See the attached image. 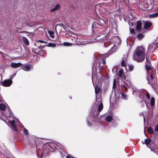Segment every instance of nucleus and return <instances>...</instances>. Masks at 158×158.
Segmentation results:
<instances>
[{
    "label": "nucleus",
    "instance_id": "aec40b11",
    "mask_svg": "<svg viewBox=\"0 0 158 158\" xmlns=\"http://www.w3.org/2000/svg\"><path fill=\"white\" fill-rule=\"evenodd\" d=\"M121 98L123 99H126L127 98V96L124 92H123L121 93Z\"/></svg>",
    "mask_w": 158,
    "mask_h": 158
},
{
    "label": "nucleus",
    "instance_id": "49530a36",
    "mask_svg": "<svg viewBox=\"0 0 158 158\" xmlns=\"http://www.w3.org/2000/svg\"><path fill=\"white\" fill-rule=\"evenodd\" d=\"M150 75H151V79L152 80L153 79V75L152 74H151Z\"/></svg>",
    "mask_w": 158,
    "mask_h": 158
},
{
    "label": "nucleus",
    "instance_id": "e433bc0d",
    "mask_svg": "<svg viewBox=\"0 0 158 158\" xmlns=\"http://www.w3.org/2000/svg\"><path fill=\"white\" fill-rule=\"evenodd\" d=\"M154 130L155 131H158V124L155 127Z\"/></svg>",
    "mask_w": 158,
    "mask_h": 158
},
{
    "label": "nucleus",
    "instance_id": "2f4dec72",
    "mask_svg": "<svg viewBox=\"0 0 158 158\" xmlns=\"http://www.w3.org/2000/svg\"><path fill=\"white\" fill-rule=\"evenodd\" d=\"M128 68L130 71H132L134 67L132 65H128Z\"/></svg>",
    "mask_w": 158,
    "mask_h": 158
},
{
    "label": "nucleus",
    "instance_id": "473e14b6",
    "mask_svg": "<svg viewBox=\"0 0 158 158\" xmlns=\"http://www.w3.org/2000/svg\"><path fill=\"white\" fill-rule=\"evenodd\" d=\"M63 44L65 46H70L71 45V44L68 42H64Z\"/></svg>",
    "mask_w": 158,
    "mask_h": 158
},
{
    "label": "nucleus",
    "instance_id": "c9c22d12",
    "mask_svg": "<svg viewBox=\"0 0 158 158\" xmlns=\"http://www.w3.org/2000/svg\"><path fill=\"white\" fill-rule=\"evenodd\" d=\"M147 98L148 99H150V94L149 93H147L146 95Z\"/></svg>",
    "mask_w": 158,
    "mask_h": 158
},
{
    "label": "nucleus",
    "instance_id": "cd10ccee",
    "mask_svg": "<svg viewBox=\"0 0 158 158\" xmlns=\"http://www.w3.org/2000/svg\"><path fill=\"white\" fill-rule=\"evenodd\" d=\"M99 113H97L96 115V116H95V115H94V118L93 119V121L94 122H97L98 121V116L99 115Z\"/></svg>",
    "mask_w": 158,
    "mask_h": 158
},
{
    "label": "nucleus",
    "instance_id": "a211bd4d",
    "mask_svg": "<svg viewBox=\"0 0 158 158\" xmlns=\"http://www.w3.org/2000/svg\"><path fill=\"white\" fill-rule=\"evenodd\" d=\"M112 114L110 113L109 115L106 116V119L107 122H110L112 119Z\"/></svg>",
    "mask_w": 158,
    "mask_h": 158
},
{
    "label": "nucleus",
    "instance_id": "ddd939ff",
    "mask_svg": "<svg viewBox=\"0 0 158 158\" xmlns=\"http://www.w3.org/2000/svg\"><path fill=\"white\" fill-rule=\"evenodd\" d=\"M127 55H124L121 63L122 66L125 67L126 64V62L127 61Z\"/></svg>",
    "mask_w": 158,
    "mask_h": 158
},
{
    "label": "nucleus",
    "instance_id": "2eb2a0df",
    "mask_svg": "<svg viewBox=\"0 0 158 158\" xmlns=\"http://www.w3.org/2000/svg\"><path fill=\"white\" fill-rule=\"evenodd\" d=\"M142 26V23L141 21H139L137 22V25L136 26V30L140 31Z\"/></svg>",
    "mask_w": 158,
    "mask_h": 158
},
{
    "label": "nucleus",
    "instance_id": "a19ab883",
    "mask_svg": "<svg viewBox=\"0 0 158 158\" xmlns=\"http://www.w3.org/2000/svg\"><path fill=\"white\" fill-rule=\"evenodd\" d=\"M146 60H147V62L148 63H150V60L149 58H148L147 57H146Z\"/></svg>",
    "mask_w": 158,
    "mask_h": 158
},
{
    "label": "nucleus",
    "instance_id": "7ed1b4c3",
    "mask_svg": "<svg viewBox=\"0 0 158 158\" xmlns=\"http://www.w3.org/2000/svg\"><path fill=\"white\" fill-rule=\"evenodd\" d=\"M95 89V92L96 94V101L98 102L96 103V107H97L98 109H103V105L101 102V99L100 98L98 99L97 98V95L101 91V88L100 87L98 86H96L94 87Z\"/></svg>",
    "mask_w": 158,
    "mask_h": 158
},
{
    "label": "nucleus",
    "instance_id": "20e7f679",
    "mask_svg": "<svg viewBox=\"0 0 158 158\" xmlns=\"http://www.w3.org/2000/svg\"><path fill=\"white\" fill-rule=\"evenodd\" d=\"M17 121H18V122L19 123V124H21V125L22 127H23V133L24 135H28L29 133L28 130L24 127L21 124V123L19 121L18 119H16L15 120H12L10 121V124L12 128L15 130H16V125L15 123V122L16 121V122Z\"/></svg>",
    "mask_w": 158,
    "mask_h": 158
},
{
    "label": "nucleus",
    "instance_id": "f03ea898",
    "mask_svg": "<svg viewBox=\"0 0 158 158\" xmlns=\"http://www.w3.org/2000/svg\"><path fill=\"white\" fill-rule=\"evenodd\" d=\"M54 147H55L53 143L51 142L45 145L43 147V152L41 153L40 158H43L44 154H48L49 151H51V149H53Z\"/></svg>",
    "mask_w": 158,
    "mask_h": 158
},
{
    "label": "nucleus",
    "instance_id": "9b49d317",
    "mask_svg": "<svg viewBox=\"0 0 158 158\" xmlns=\"http://www.w3.org/2000/svg\"><path fill=\"white\" fill-rule=\"evenodd\" d=\"M23 66V68H22L24 71H29L32 68V66L31 65H29L26 64L24 65V66L22 65Z\"/></svg>",
    "mask_w": 158,
    "mask_h": 158
},
{
    "label": "nucleus",
    "instance_id": "f8f14e48",
    "mask_svg": "<svg viewBox=\"0 0 158 158\" xmlns=\"http://www.w3.org/2000/svg\"><path fill=\"white\" fill-rule=\"evenodd\" d=\"M23 64L20 63H11V66L14 68H16L22 66Z\"/></svg>",
    "mask_w": 158,
    "mask_h": 158
},
{
    "label": "nucleus",
    "instance_id": "9d476101",
    "mask_svg": "<svg viewBox=\"0 0 158 158\" xmlns=\"http://www.w3.org/2000/svg\"><path fill=\"white\" fill-rule=\"evenodd\" d=\"M143 23L144 27L145 29H148L150 27L151 25L152 24L149 21H143Z\"/></svg>",
    "mask_w": 158,
    "mask_h": 158
},
{
    "label": "nucleus",
    "instance_id": "6ab92c4d",
    "mask_svg": "<svg viewBox=\"0 0 158 158\" xmlns=\"http://www.w3.org/2000/svg\"><path fill=\"white\" fill-rule=\"evenodd\" d=\"M9 106L6 103H1L0 104V109H6Z\"/></svg>",
    "mask_w": 158,
    "mask_h": 158
},
{
    "label": "nucleus",
    "instance_id": "09e8293b",
    "mask_svg": "<svg viewBox=\"0 0 158 158\" xmlns=\"http://www.w3.org/2000/svg\"><path fill=\"white\" fill-rule=\"evenodd\" d=\"M113 85H114V86L115 85H116V83H115V80H114V83H113Z\"/></svg>",
    "mask_w": 158,
    "mask_h": 158
},
{
    "label": "nucleus",
    "instance_id": "4c0bfd02",
    "mask_svg": "<svg viewBox=\"0 0 158 158\" xmlns=\"http://www.w3.org/2000/svg\"><path fill=\"white\" fill-rule=\"evenodd\" d=\"M0 110L2 112L1 113L0 112V117L1 116H2L3 114H4V111H3V110Z\"/></svg>",
    "mask_w": 158,
    "mask_h": 158
},
{
    "label": "nucleus",
    "instance_id": "6e6d98bb",
    "mask_svg": "<svg viewBox=\"0 0 158 158\" xmlns=\"http://www.w3.org/2000/svg\"><path fill=\"white\" fill-rule=\"evenodd\" d=\"M134 92H135V91L134 90H133V93Z\"/></svg>",
    "mask_w": 158,
    "mask_h": 158
},
{
    "label": "nucleus",
    "instance_id": "1a4fd4ad",
    "mask_svg": "<svg viewBox=\"0 0 158 158\" xmlns=\"http://www.w3.org/2000/svg\"><path fill=\"white\" fill-rule=\"evenodd\" d=\"M106 24V21L103 19H100L98 22H95L93 24V26H96L99 25L101 26H103Z\"/></svg>",
    "mask_w": 158,
    "mask_h": 158
},
{
    "label": "nucleus",
    "instance_id": "412c9836",
    "mask_svg": "<svg viewBox=\"0 0 158 158\" xmlns=\"http://www.w3.org/2000/svg\"><path fill=\"white\" fill-rule=\"evenodd\" d=\"M155 99L154 97H152L150 100V105L152 106H153L155 105Z\"/></svg>",
    "mask_w": 158,
    "mask_h": 158
},
{
    "label": "nucleus",
    "instance_id": "0eeeda50",
    "mask_svg": "<svg viewBox=\"0 0 158 158\" xmlns=\"http://www.w3.org/2000/svg\"><path fill=\"white\" fill-rule=\"evenodd\" d=\"M158 48V42H156L152 43L148 47V51H151L153 52L156 50L157 48Z\"/></svg>",
    "mask_w": 158,
    "mask_h": 158
},
{
    "label": "nucleus",
    "instance_id": "ea45409f",
    "mask_svg": "<svg viewBox=\"0 0 158 158\" xmlns=\"http://www.w3.org/2000/svg\"><path fill=\"white\" fill-rule=\"evenodd\" d=\"M16 74V73H14V74H13V75H11V76H10V77H10V78L9 79H10V80H11V79H13V77L14 76H15Z\"/></svg>",
    "mask_w": 158,
    "mask_h": 158
},
{
    "label": "nucleus",
    "instance_id": "603ef678",
    "mask_svg": "<svg viewBox=\"0 0 158 158\" xmlns=\"http://www.w3.org/2000/svg\"><path fill=\"white\" fill-rule=\"evenodd\" d=\"M58 146L59 147V148H60V147H59V146Z\"/></svg>",
    "mask_w": 158,
    "mask_h": 158
},
{
    "label": "nucleus",
    "instance_id": "5fc2aeb1",
    "mask_svg": "<svg viewBox=\"0 0 158 158\" xmlns=\"http://www.w3.org/2000/svg\"><path fill=\"white\" fill-rule=\"evenodd\" d=\"M94 68V66H93V68Z\"/></svg>",
    "mask_w": 158,
    "mask_h": 158
},
{
    "label": "nucleus",
    "instance_id": "864d4df0",
    "mask_svg": "<svg viewBox=\"0 0 158 158\" xmlns=\"http://www.w3.org/2000/svg\"><path fill=\"white\" fill-rule=\"evenodd\" d=\"M149 147L152 150V149L150 147Z\"/></svg>",
    "mask_w": 158,
    "mask_h": 158
},
{
    "label": "nucleus",
    "instance_id": "bb28decb",
    "mask_svg": "<svg viewBox=\"0 0 158 158\" xmlns=\"http://www.w3.org/2000/svg\"><path fill=\"white\" fill-rule=\"evenodd\" d=\"M123 73V70L122 69L118 71V76L120 77H122V75Z\"/></svg>",
    "mask_w": 158,
    "mask_h": 158
},
{
    "label": "nucleus",
    "instance_id": "393cba45",
    "mask_svg": "<svg viewBox=\"0 0 158 158\" xmlns=\"http://www.w3.org/2000/svg\"><path fill=\"white\" fill-rule=\"evenodd\" d=\"M26 24L27 26H29V27H31L33 26H34V23L32 22H30V21H28L27 22V23H26Z\"/></svg>",
    "mask_w": 158,
    "mask_h": 158
},
{
    "label": "nucleus",
    "instance_id": "c756f323",
    "mask_svg": "<svg viewBox=\"0 0 158 158\" xmlns=\"http://www.w3.org/2000/svg\"><path fill=\"white\" fill-rule=\"evenodd\" d=\"M48 46L50 47H55L56 46V44L54 43H49L48 44Z\"/></svg>",
    "mask_w": 158,
    "mask_h": 158
},
{
    "label": "nucleus",
    "instance_id": "79ce46f5",
    "mask_svg": "<svg viewBox=\"0 0 158 158\" xmlns=\"http://www.w3.org/2000/svg\"><path fill=\"white\" fill-rule=\"evenodd\" d=\"M102 64H106V62L104 59H102Z\"/></svg>",
    "mask_w": 158,
    "mask_h": 158
},
{
    "label": "nucleus",
    "instance_id": "b1692460",
    "mask_svg": "<svg viewBox=\"0 0 158 158\" xmlns=\"http://www.w3.org/2000/svg\"><path fill=\"white\" fill-rule=\"evenodd\" d=\"M48 32L50 37L52 38H54V32L53 31H48Z\"/></svg>",
    "mask_w": 158,
    "mask_h": 158
},
{
    "label": "nucleus",
    "instance_id": "4468645a",
    "mask_svg": "<svg viewBox=\"0 0 158 158\" xmlns=\"http://www.w3.org/2000/svg\"><path fill=\"white\" fill-rule=\"evenodd\" d=\"M104 35L101 34L97 36L96 37V40L97 41H101L104 40L105 38L104 37Z\"/></svg>",
    "mask_w": 158,
    "mask_h": 158
},
{
    "label": "nucleus",
    "instance_id": "423d86ee",
    "mask_svg": "<svg viewBox=\"0 0 158 158\" xmlns=\"http://www.w3.org/2000/svg\"><path fill=\"white\" fill-rule=\"evenodd\" d=\"M111 47V49L109 51V52L106 54H105L102 55V57H104L105 56H106L108 55L107 57L109 55L112 54L113 52H115L116 50L115 45L114 44H111L109 45Z\"/></svg>",
    "mask_w": 158,
    "mask_h": 158
},
{
    "label": "nucleus",
    "instance_id": "4be33fe9",
    "mask_svg": "<svg viewBox=\"0 0 158 158\" xmlns=\"http://www.w3.org/2000/svg\"><path fill=\"white\" fill-rule=\"evenodd\" d=\"M60 7V5H56L55 7L51 9V11H53L57 10Z\"/></svg>",
    "mask_w": 158,
    "mask_h": 158
},
{
    "label": "nucleus",
    "instance_id": "dca6fc26",
    "mask_svg": "<svg viewBox=\"0 0 158 158\" xmlns=\"http://www.w3.org/2000/svg\"><path fill=\"white\" fill-rule=\"evenodd\" d=\"M125 81H124V82L125 83L126 85L128 87L132 86V84L131 83V80L130 79L125 78Z\"/></svg>",
    "mask_w": 158,
    "mask_h": 158
},
{
    "label": "nucleus",
    "instance_id": "72a5a7b5",
    "mask_svg": "<svg viewBox=\"0 0 158 158\" xmlns=\"http://www.w3.org/2000/svg\"><path fill=\"white\" fill-rule=\"evenodd\" d=\"M89 119H90V118L89 117L87 118V124L88 126H91L92 125V124L89 121Z\"/></svg>",
    "mask_w": 158,
    "mask_h": 158
},
{
    "label": "nucleus",
    "instance_id": "39448f33",
    "mask_svg": "<svg viewBox=\"0 0 158 158\" xmlns=\"http://www.w3.org/2000/svg\"><path fill=\"white\" fill-rule=\"evenodd\" d=\"M103 77V76L102 75L101 73V72L100 71H99L98 72V75H97L96 76L95 75H94L93 73H92V82H93V81L95 80V82H96L97 81L98 82V81L100 82L101 81V80L102 79V77Z\"/></svg>",
    "mask_w": 158,
    "mask_h": 158
},
{
    "label": "nucleus",
    "instance_id": "a18cd8bd",
    "mask_svg": "<svg viewBox=\"0 0 158 158\" xmlns=\"http://www.w3.org/2000/svg\"><path fill=\"white\" fill-rule=\"evenodd\" d=\"M126 85H124L123 86L124 87V88H125V90H127V87L126 86Z\"/></svg>",
    "mask_w": 158,
    "mask_h": 158
},
{
    "label": "nucleus",
    "instance_id": "f704fd0d",
    "mask_svg": "<svg viewBox=\"0 0 158 158\" xmlns=\"http://www.w3.org/2000/svg\"><path fill=\"white\" fill-rule=\"evenodd\" d=\"M130 32L132 34H133L135 33V31L133 29H130Z\"/></svg>",
    "mask_w": 158,
    "mask_h": 158
},
{
    "label": "nucleus",
    "instance_id": "f3484780",
    "mask_svg": "<svg viewBox=\"0 0 158 158\" xmlns=\"http://www.w3.org/2000/svg\"><path fill=\"white\" fill-rule=\"evenodd\" d=\"M21 40L26 45H28L29 44V42L27 39L26 37L23 36L21 38Z\"/></svg>",
    "mask_w": 158,
    "mask_h": 158
},
{
    "label": "nucleus",
    "instance_id": "8fccbe9b",
    "mask_svg": "<svg viewBox=\"0 0 158 158\" xmlns=\"http://www.w3.org/2000/svg\"><path fill=\"white\" fill-rule=\"evenodd\" d=\"M94 42L93 41H92V42H89V43H94Z\"/></svg>",
    "mask_w": 158,
    "mask_h": 158
},
{
    "label": "nucleus",
    "instance_id": "3c124183",
    "mask_svg": "<svg viewBox=\"0 0 158 158\" xmlns=\"http://www.w3.org/2000/svg\"><path fill=\"white\" fill-rule=\"evenodd\" d=\"M96 26H95V27H96ZM93 26V27H94V26ZM94 27H95V26H94Z\"/></svg>",
    "mask_w": 158,
    "mask_h": 158
},
{
    "label": "nucleus",
    "instance_id": "5701e85b",
    "mask_svg": "<svg viewBox=\"0 0 158 158\" xmlns=\"http://www.w3.org/2000/svg\"><path fill=\"white\" fill-rule=\"evenodd\" d=\"M151 141L150 138L146 139L145 140L144 143L147 145L150 143Z\"/></svg>",
    "mask_w": 158,
    "mask_h": 158
},
{
    "label": "nucleus",
    "instance_id": "de8ad7c7",
    "mask_svg": "<svg viewBox=\"0 0 158 158\" xmlns=\"http://www.w3.org/2000/svg\"><path fill=\"white\" fill-rule=\"evenodd\" d=\"M101 110H102V109H97V112H100L101 111Z\"/></svg>",
    "mask_w": 158,
    "mask_h": 158
},
{
    "label": "nucleus",
    "instance_id": "6e6552de",
    "mask_svg": "<svg viewBox=\"0 0 158 158\" xmlns=\"http://www.w3.org/2000/svg\"><path fill=\"white\" fill-rule=\"evenodd\" d=\"M12 81L10 79L6 80L2 82V84L4 87H9L12 83Z\"/></svg>",
    "mask_w": 158,
    "mask_h": 158
},
{
    "label": "nucleus",
    "instance_id": "a878e982",
    "mask_svg": "<svg viewBox=\"0 0 158 158\" xmlns=\"http://www.w3.org/2000/svg\"><path fill=\"white\" fill-rule=\"evenodd\" d=\"M145 67H146V69L147 71V73L148 74V71L151 70V69H152L151 67L150 66L148 65V64H146V65H145Z\"/></svg>",
    "mask_w": 158,
    "mask_h": 158
},
{
    "label": "nucleus",
    "instance_id": "37998d69",
    "mask_svg": "<svg viewBox=\"0 0 158 158\" xmlns=\"http://www.w3.org/2000/svg\"><path fill=\"white\" fill-rule=\"evenodd\" d=\"M38 42H40V43H44V42L42 40H38V41H37V43H38Z\"/></svg>",
    "mask_w": 158,
    "mask_h": 158
},
{
    "label": "nucleus",
    "instance_id": "7c9ffc66",
    "mask_svg": "<svg viewBox=\"0 0 158 158\" xmlns=\"http://www.w3.org/2000/svg\"><path fill=\"white\" fill-rule=\"evenodd\" d=\"M148 133L151 134H152L153 133V129L152 128H149L148 129Z\"/></svg>",
    "mask_w": 158,
    "mask_h": 158
},
{
    "label": "nucleus",
    "instance_id": "4d7b16f0",
    "mask_svg": "<svg viewBox=\"0 0 158 158\" xmlns=\"http://www.w3.org/2000/svg\"><path fill=\"white\" fill-rule=\"evenodd\" d=\"M8 121H10V120H9Z\"/></svg>",
    "mask_w": 158,
    "mask_h": 158
},
{
    "label": "nucleus",
    "instance_id": "c85d7f7f",
    "mask_svg": "<svg viewBox=\"0 0 158 158\" xmlns=\"http://www.w3.org/2000/svg\"><path fill=\"white\" fill-rule=\"evenodd\" d=\"M144 37L143 35L141 33L137 35V37L139 40H141Z\"/></svg>",
    "mask_w": 158,
    "mask_h": 158
},
{
    "label": "nucleus",
    "instance_id": "c03bdc74",
    "mask_svg": "<svg viewBox=\"0 0 158 158\" xmlns=\"http://www.w3.org/2000/svg\"><path fill=\"white\" fill-rule=\"evenodd\" d=\"M112 30V31H116V32H114V34H116V33L117 32L116 31V29L115 28H113Z\"/></svg>",
    "mask_w": 158,
    "mask_h": 158
},
{
    "label": "nucleus",
    "instance_id": "f257e3e1",
    "mask_svg": "<svg viewBox=\"0 0 158 158\" xmlns=\"http://www.w3.org/2000/svg\"><path fill=\"white\" fill-rule=\"evenodd\" d=\"M145 53L144 48L143 47H138L133 55V59L138 62H142L145 59Z\"/></svg>",
    "mask_w": 158,
    "mask_h": 158
},
{
    "label": "nucleus",
    "instance_id": "58836bf2",
    "mask_svg": "<svg viewBox=\"0 0 158 158\" xmlns=\"http://www.w3.org/2000/svg\"><path fill=\"white\" fill-rule=\"evenodd\" d=\"M30 54L28 50H26V55H28Z\"/></svg>",
    "mask_w": 158,
    "mask_h": 158
}]
</instances>
